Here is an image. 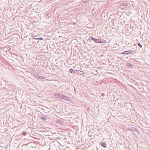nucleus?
<instances>
[{
    "instance_id": "obj_1",
    "label": "nucleus",
    "mask_w": 150,
    "mask_h": 150,
    "mask_svg": "<svg viewBox=\"0 0 150 150\" xmlns=\"http://www.w3.org/2000/svg\"><path fill=\"white\" fill-rule=\"evenodd\" d=\"M132 50L131 51H125L122 53V54H125V55H128L129 53L131 54L132 53Z\"/></svg>"
},
{
    "instance_id": "obj_2",
    "label": "nucleus",
    "mask_w": 150,
    "mask_h": 150,
    "mask_svg": "<svg viewBox=\"0 0 150 150\" xmlns=\"http://www.w3.org/2000/svg\"><path fill=\"white\" fill-rule=\"evenodd\" d=\"M62 95V94L58 93H54V96L59 98H60Z\"/></svg>"
},
{
    "instance_id": "obj_3",
    "label": "nucleus",
    "mask_w": 150,
    "mask_h": 150,
    "mask_svg": "<svg viewBox=\"0 0 150 150\" xmlns=\"http://www.w3.org/2000/svg\"><path fill=\"white\" fill-rule=\"evenodd\" d=\"M63 99L69 101H70L71 100L70 98L69 97L65 96H64Z\"/></svg>"
},
{
    "instance_id": "obj_4",
    "label": "nucleus",
    "mask_w": 150,
    "mask_h": 150,
    "mask_svg": "<svg viewBox=\"0 0 150 150\" xmlns=\"http://www.w3.org/2000/svg\"><path fill=\"white\" fill-rule=\"evenodd\" d=\"M69 72L73 74L75 73H76V70H73L72 69H70L69 70Z\"/></svg>"
},
{
    "instance_id": "obj_5",
    "label": "nucleus",
    "mask_w": 150,
    "mask_h": 150,
    "mask_svg": "<svg viewBox=\"0 0 150 150\" xmlns=\"http://www.w3.org/2000/svg\"><path fill=\"white\" fill-rule=\"evenodd\" d=\"M97 39H96V38H93V37H90L89 38V40H93L96 43V40H97Z\"/></svg>"
},
{
    "instance_id": "obj_6",
    "label": "nucleus",
    "mask_w": 150,
    "mask_h": 150,
    "mask_svg": "<svg viewBox=\"0 0 150 150\" xmlns=\"http://www.w3.org/2000/svg\"><path fill=\"white\" fill-rule=\"evenodd\" d=\"M101 40L100 39H97L96 41V43H101Z\"/></svg>"
},
{
    "instance_id": "obj_7",
    "label": "nucleus",
    "mask_w": 150,
    "mask_h": 150,
    "mask_svg": "<svg viewBox=\"0 0 150 150\" xmlns=\"http://www.w3.org/2000/svg\"><path fill=\"white\" fill-rule=\"evenodd\" d=\"M106 144L105 142H102L101 146H103L104 147H106Z\"/></svg>"
},
{
    "instance_id": "obj_8",
    "label": "nucleus",
    "mask_w": 150,
    "mask_h": 150,
    "mask_svg": "<svg viewBox=\"0 0 150 150\" xmlns=\"http://www.w3.org/2000/svg\"><path fill=\"white\" fill-rule=\"evenodd\" d=\"M37 77L39 79H42L44 78V77L43 76H39L38 75H37Z\"/></svg>"
},
{
    "instance_id": "obj_9",
    "label": "nucleus",
    "mask_w": 150,
    "mask_h": 150,
    "mask_svg": "<svg viewBox=\"0 0 150 150\" xmlns=\"http://www.w3.org/2000/svg\"><path fill=\"white\" fill-rule=\"evenodd\" d=\"M127 66L130 67H132L133 66V65L132 64H131L130 63H128L127 64Z\"/></svg>"
},
{
    "instance_id": "obj_10",
    "label": "nucleus",
    "mask_w": 150,
    "mask_h": 150,
    "mask_svg": "<svg viewBox=\"0 0 150 150\" xmlns=\"http://www.w3.org/2000/svg\"><path fill=\"white\" fill-rule=\"evenodd\" d=\"M79 74L80 75H82L84 74L83 71L80 70H79Z\"/></svg>"
},
{
    "instance_id": "obj_11",
    "label": "nucleus",
    "mask_w": 150,
    "mask_h": 150,
    "mask_svg": "<svg viewBox=\"0 0 150 150\" xmlns=\"http://www.w3.org/2000/svg\"><path fill=\"white\" fill-rule=\"evenodd\" d=\"M106 43V41L105 40H103L101 41V43H104L105 44V43Z\"/></svg>"
},
{
    "instance_id": "obj_12",
    "label": "nucleus",
    "mask_w": 150,
    "mask_h": 150,
    "mask_svg": "<svg viewBox=\"0 0 150 150\" xmlns=\"http://www.w3.org/2000/svg\"><path fill=\"white\" fill-rule=\"evenodd\" d=\"M22 134L24 135H25L27 134V132H22Z\"/></svg>"
},
{
    "instance_id": "obj_13",
    "label": "nucleus",
    "mask_w": 150,
    "mask_h": 150,
    "mask_svg": "<svg viewBox=\"0 0 150 150\" xmlns=\"http://www.w3.org/2000/svg\"><path fill=\"white\" fill-rule=\"evenodd\" d=\"M138 45L140 47L142 48V45H141V44L139 43H137Z\"/></svg>"
},
{
    "instance_id": "obj_14",
    "label": "nucleus",
    "mask_w": 150,
    "mask_h": 150,
    "mask_svg": "<svg viewBox=\"0 0 150 150\" xmlns=\"http://www.w3.org/2000/svg\"><path fill=\"white\" fill-rule=\"evenodd\" d=\"M64 96V95L62 94V96H61V97L60 99H63Z\"/></svg>"
},
{
    "instance_id": "obj_15",
    "label": "nucleus",
    "mask_w": 150,
    "mask_h": 150,
    "mask_svg": "<svg viewBox=\"0 0 150 150\" xmlns=\"http://www.w3.org/2000/svg\"><path fill=\"white\" fill-rule=\"evenodd\" d=\"M79 70H76V74H79Z\"/></svg>"
},
{
    "instance_id": "obj_16",
    "label": "nucleus",
    "mask_w": 150,
    "mask_h": 150,
    "mask_svg": "<svg viewBox=\"0 0 150 150\" xmlns=\"http://www.w3.org/2000/svg\"><path fill=\"white\" fill-rule=\"evenodd\" d=\"M51 150H53V149L52 148H49V149H48L49 150H51Z\"/></svg>"
},
{
    "instance_id": "obj_17",
    "label": "nucleus",
    "mask_w": 150,
    "mask_h": 150,
    "mask_svg": "<svg viewBox=\"0 0 150 150\" xmlns=\"http://www.w3.org/2000/svg\"><path fill=\"white\" fill-rule=\"evenodd\" d=\"M42 119H44V120L46 119V118L44 117H42Z\"/></svg>"
},
{
    "instance_id": "obj_18",
    "label": "nucleus",
    "mask_w": 150,
    "mask_h": 150,
    "mask_svg": "<svg viewBox=\"0 0 150 150\" xmlns=\"http://www.w3.org/2000/svg\"><path fill=\"white\" fill-rule=\"evenodd\" d=\"M36 38V37H35V38H34V39H36V38Z\"/></svg>"
},
{
    "instance_id": "obj_19",
    "label": "nucleus",
    "mask_w": 150,
    "mask_h": 150,
    "mask_svg": "<svg viewBox=\"0 0 150 150\" xmlns=\"http://www.w3.org/2000/svg\"><path fill=\"white\" fill-rule=\"evenodd\" d=\"M36 38V37H35V38H34V39H36V38Z\"/></svg>"
}]
</instances>
